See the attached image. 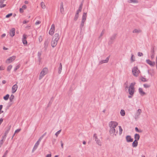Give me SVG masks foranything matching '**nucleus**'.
<instances>
[{
  "instance_id": "42",
  "label": "nucleus",
  "mask_w": 157,
  "mask_h": 157,
  "mask_svg": "<svg viewBox=\"0 0 157 157\" xmlns=\"http://www.w3.org/2000/svg\"><path fill=\"white\" fill-rule=\"evenodd\" d=\"M119 134L121 135L122 133V132L123 131L122 129L121 128V126H119Z\"/></svg>"
},
{
  "instance_id": "17",
  "label": "nucleus",
  "mask_w": 157,
  "mask_h": 157,
  "mask_svg": "<svg viewBox=\"0 0 157 157\" xmlns=\"http://www.w3.org/2000/svg\"><path fill=\"white\" fill-rule=\"evenodd\" d=\"M129 94L131 95H133L134 92V89L129 88L128 90Z\"/></svg>"
},
{
  "instance_id": "50",
  "label": "nucleus",
  "mask_w": 157,
  "mask_h": 157,
  "mask_svg": "<svg viewBox=\"0 0 157 157\" xmlns=\"http://www.w3.org/2000/svg\"><path fill=\"white\" fill-rule=\"evenodd\" d=\"M42 40V36H40L39 37V42H40Z\"/></svg>"
},
{
  "instance_id": "38",
  "label": "nucleus",
  "mask_w": 157,
  "mask_h": 157,
  "mask_svg": "<svg viewBox=\"0 0 157 157\" xmlns=\"http://www.w3.org/2000/svg\"><path fill=\"white\" fill-rule=\"evenodd\" d=\"M135 85V83H131L130 86L128 88H131L134 89V86Z\"/></svg>"
},
{
  "instance_id": "5",
  "label": "nucleus",
  "mask_w": 157,
  "mask_h": 157,
  "mask_svg": "<svg viewBox=\"0 0 157 157\" xmlns=\"http://www.w3.org/2000/svg\"><path fill=\"white\" fill-rule=\"evenodd\" d=\"M110 128L109 132L110 134L115 135V136H116L118 133V131L117 130L116 132L115 128L111 127H110Z\"/></svg>"
},
{
  "instance_id": "39",
  "label": "nucleus",
  "mask_w": 157,
  "mask_h": 157,
  "mask_svg": "<svg viewBox=\"0 0 157 157\" xmlns=\"http://www.w3.org/2000/svg\"><path fill=\"white\" fill-rule=\"evenodd\" d=\"M154 47H152L151 48V54H155V51L154 50Z\"/></svg>"
},
{
  "instance_id": "28",
  "label": "nucleus",
  "mask_w": 157,
  "mask_h": 157,
  "mask_svg": "<svg viewBox=\"0 0 157 157\" xmlns=\"http://www.w3.org/2000/svg\"><path fill=\"white\" fill-rule=\"evenodd\" d=\"M141 32V31L140 30H138L136 29H134L132 32L133 33H140Z\"/></svg>"
},
{
  "instance_id": "20",
  "label": "nucleus",
  "mask_w": 157,
  "mask_h": 157,
  "mask_svg": "<svg viewBox=\"0 0 157 157\" xmlns=\"http://www.w3.org/2000/svg\"><path fill=\"white\" fill-rule=\"evenodd\" d=\"M60 12L63 13L64 12V10L63 8V2H61L60 3Z\"/></svg>"
},
{
  "instance_id": "10",
  "label": "nucleus",
  "mask_w": 157,
  "mask_h": 157,
  "mask_svg": "<svg viewBox=\"0 0 157 157\" xmlns=\"http://www.w3.org/2000/svg\"><path fill=\"white\" fill-rule=\"evenodd\" d=\"M110 56H109L107 57L105 59V60H102L100 61L99 63V65L103 63H107L108 62Z\"/></svg>"
},
{
  "instance_id": "58",
  "label": "nucleus",
  "mask_w": 157,
  "mask_h": 157,
  "mask_svg": "<svg viewBox=\"0 0 157 157\" xmlns=\"http://www.w3.org/2000/svg\"><path fill=\"white\" fill-rule=\"evenodd\" d=\"M48 43H49V41H48V40H47L45 41L44 44H45V45H47L48 44Z\"/></svg>"
},
{
  "instance_id": "8",
  "label": "nucleus",
  "mask_w": 157,
  "mask_h": 157,
  "mask_svg": "<svg viewBox=\"0 0 157 157\" xmlns=\"http://www.w3.org/2000/svg\"><path fill=\"white\" fill-rule=\"evenodd\" d=\"M27 37V36L25 34H23V38L22 39V41L23 43L24 44H27V42L26 40Z\"/></svg>"
},
{
  "instance_id": "26",
  "label": "nucleus",
  "mask_w": 157,
  "mask_h": 157,
  "mask_svg": "<svg viewBox=\"0 0 157 157\" xmlns=\"http://www.w3.org/2000/svg\"><path fill=\"white\" fill-rule=\"evenodd\" d=\"M85 21H82L81 23L80 26V32L82 31V28L84 25V22Z\"/></svg>"
},
{
  "instance_id": "16",
  "label": "nucleus",
  "mask_w": 157,
  "mask_h": 157,
  "mask_svg": "<svg viewBox=\"0 0 157 157\" xmlns=\"http://www.w3.org/2000/svg\"><path fill=\"white\" fill-rule=\"evenodd\" d=\"M11 125H10L7 128H6V130L4 133L5 135L7 136L11 128Z\"/></svg>"
},
{
  "instance_id": "64",
  "label": "nucleus",
  "mask_w": 157,
  "mask_h": 157,
  "mask_svg": "<svg viewBox=\"0 0 157 157\" xmlns=\"http://www.w3.org/2000/svg\"><path fill=\"white\" fill-rule=\"evenodd\" d=\"M51 156H52V155H51V154H49L47 155L46 156V157H51Z\"/></svg>"
},
{
  "instance_id": "37",
  "label": "nucleus",
  "mask_w": 157,
  "mask_h": 157,
  "mask_svg": "<svg viewBox=\"0 0 157 157\" xmlns=\"http://www.w3.org/2000/svg\"><path fill=\"white\" fill-rule=\"evenodd\" d=\"M140 79L141 81L143 82H146L147 81V80L145 78L143 77H142L140 78Z\"/></svg>"
},
{
  "instance_id": "54",
  "label": "nucleus",
  "mask_w": 157,
  "mask_h": 157,
  "mask_svg": "<svg viewBox=\"0 0 157 157\" xmlns=\"http://www.w3.org/2000/svg\"><path fill=\"white\" fill-rule=\"evenodd\" d=\"M6 6V4H0V8H3V7H4Z\"/></svg>"
},
{
  "instance_id": "52",
  "label": "nucleus",
  "mask_w": 157,
  "mask_h": 157,
  "mask_svg": "<svg viewBox=\"0 0 157 157\" xmlns=\"http://www.w3.org/2000/svg\"><path fill=\"white\" fill-rule=\"evenodd\" d=\"M138 56H143V54L141 52H138Z\"/></svg>"
},
{
  "instance_id": "13",
  "label": "nucleus",
  "mask_w": 157,
  "mask_h": 157,
  "mask_svg": "<svg viewBox=\"0 0 157 157\" xmlns=\"http://www.w3.org/2000/svg\"><path fill=\"white\" fill-rule=\"evenodd\" d=\"M146 62L148 64H149L151 66H154L155 64V62H152L149 59H147Z\"/></svg>"
},
{
  "instance_id": "57",
  "label": "nucleus",
  "mask_w": 157,
  "mask_h": 157,
  "mask_svg": "<svg viewBox=\"0 0 157 157\" xmlns=\"http://www.w3.org/2000/svg\"><path fill=\"white\" fill-rule=\"evenodd\" d=\"M133 56L134 55L133 54H132V56L131 57V59L132 62L135 61V59H133Z\"/></svg>"
},
{
  "instance_id": "61",
  "label": "nucleus",
  "mask_w": 157,
  "mask_h": 157,
  "mask_svg": "<svg viewBox=\"0 0 157 157\" xmlns=\"http://www.w3.org/2000/svg\"><path fill=\"white\" fill-rule=\"evenodd\" d=\"M41 23V22L40 21H36V22L35 23L36 25H37L38 24H39Z\"/></svg>"
},
{
  "instance_id": "62",
  "label": "nucleus",
  "mask_w": 157,
  "mask_h": 157,
  "mask_svg": "<svg viewBox=\"0 0 157 157\" xmlns=\"http://www.w3.org/2000/svg\"><path fill=\"white\" fill-rule=\"evenodd\" d=\"M20 12L21 13H22L24 12L23 9L22 8H20Z\"/></svg>"
},
{
  "instance_id": "53",
  "label": "nucleus",
  "mask_w": 157,
  "mask_h": 157,
  "mask_svg": "<svg viewBox=\"0 0 157 157\" xmlns=\"http://www.w3.org/2000/svg\"><path fill=\"white\" fill-rule=\"evenodd\" d=\"M8 153V151L7 150H6L5 151V153L4 154V155H3V156H4V157H6Z\"/></svg>"
},
{
  "instance_id": "40",
  "label": "nucleus",
  "mask_w": 157,
  "mask_h": 157,
  "mask_svg": "<svg viewBox=\"0 0 157 157\" xmlns=\"http://www.w3.org/2000/svg\"><path fill=\"white\" fill-rule=\"evenodd\" d=\"M12 66L11 65H10L9 66L7 67V71H10V70L12 68Z\"/></svg>"
},
{
  "instance_id": "32",
  "label": "nucleus",
  "mask_w": 157,
  "mask_h": 157,
  "mask_svg": "<svg viewBox=\"0 0 157 157\" xmlns=\"http://www.w3.org/2000/svg\"><path fill=\"white\" fill-rule=\"evenodd\" d=\"M21 66V65L20 64H18L16 67H15L14 68V71H16Z\"/></svg>"
},
{
  "instance_id": "27",
  "label": "nucleus",
  "mask_w": 157,
  "mask_h": 157,
  "mask_svg": "<svg viewBox=\"0 0 157 157\" xmlns=\"http://www.w3.org/2000/svg\"><path fill=\"white\" fill-rule=\"evenodd\" d=\"M120 114L122 116H124L125 115V112L124 110L123 109H121L120 112Z\"/></svg>"
},
{
  "instance_id": "59",
  "label": "nucleus",
  "mask_w": 157,
  "mask_h": 157,
  "mask_svg": "<svg viewBox=\"0 0 157 157\" xmlns=\"http://www.w3.org/2000/svg\"><path fill=\"white\" fill-rule=\"evenodd\" d=\"M5 68L2 66H0V71H2L4 70Z\"/></svg>"
},
{
  "instance_id": "55",
  "label": "nucleus",
  "mask_w": 157,
  "mask_h": 157,
  "mask_svg": "<svg viewBox=\"0 0 157 157\" xmlns=\"http://www.w3.org/2000/svg\"><path fill=\"white\" fill-rule=\"evenodd\" d=\"M43 139L41 136L40 137L38 140L36 142L40 144V143L41 141V140Z\"/></svg>"
},
{
  "instance_id": "22",
  "label": "nucleus",
  "mask_w": 157,
  "mask_h": 157,
  "mask_svg": "<svg viewBox=\"0 0 157 157\" xmlns=\"http://www.w3.org/2000/svg\"><path fill=\"white\" fill-rule=\"evenodd\" d=\"M62 65L61 63H60L59 64V67H58V73L59 74H60L61 73L62 70Z\"/></svg>"
},
{
  "instance_id": "7",
  "label": "nucleus",
  "mask_w": 157,
  "mask_h": 157,
  "mask_svg": "<svg viewBox=\"0 0 157 157\" xmlns=\"http://www.w3.org/2000/svg\"><path fill=\"white\" fill-rule=\"evenodd\" d=\"M16 56H13L12 57H10L6 61V63H10L16 59Z\"/></svg>"
},
{
  "instance_id": "47",
  "label": "nucleus",
  "mask_w": 157,
  "mask_h": 157,
  "mask_svg": "<svg viewBox=\"0 0 157 157\" xmlns=\"http://www.w3.org/2000/svg\"><path fill=\"white\" fill-rule=\"evenodd\" d=\"M104 31H105V29H103L102 30V32H101L100 35L99 37V38H100L102 36V35L104 34Z\"/></svg>"
},
{
  "instance_id": "51",
  "label": "nucleus",
  "mask_w": 157,
  "mask_h": 157,
  "mask_svg": "<svg viewBox=\"0 0 157 157\" xmlns=\"http://www.w3.org/2000/svg\"><path fill=\"white\" fill-rule=\"evenodd\" d=\"M6 136H7L6 135H4V136H3L2 137V140H3V141H4L5 140V139H6Z\"/></svg>"
},
{
  "instance_id": "12",
  "label": "nucleus",
  "mask_w": 157,
  "mask_h": 157,
  "mask_svg": "<svg viewBox=\"0 0 157 157\" xmlns=\"http://www.w3.org/2000/svg\"><path fill=\"white\" fill-rule=\"evenodd\" d=\"M15 29L14 28L12 29L10 31V34L12 36H13L15 35Z\"/></svg>"
},
{
  "instance_id": "21",
  "label": "nucleus",
  "mask_w": 157,
  "mask_h": 157,
  "mask_svg": "<svg viewBox=\"0 0 157 157\" xmlns=\"http://www.w3.org/2000/svg\"><path fill=\"white\" fill-rule=\"evenodd\" d=\"M87 13L84 12L83 13L82 16V21H85V20H86V17H87Z\"/></svg>"
},
{
  "instance_id": "11",
  "label": "nucleus",
  "mask_w": 157,
  "mask_h": 157,
  "mask_svg": "<svg viewBox=\"0 0 157 157\" xmlns=\"http://www.w3.org/2000/svg\"><path fill=\"white\" fill-rule=\"evenodd\" d=\"M126 139L128 142H132L133 140V139L132 138L131 136L129 135L127 136L126 137Z\"/></svg>"
},
{
  "instance_id": "30",
  "label": "nucleus",
  "mask_w": 157,
  "mask_h": 157,
  "mask_svg": "<svg viewBox=\"0 0 157 157\" xmlns=\"http://www.w3.org/2000/svg\"><path fill=\"white\" fill-rule=\"evenodd\" d=\"M40 5L41 6V8L42 9H44L45 8L46 6H45L44 3L43 2H41Z\"/></svg>"
},
{
  "instance_id": "35",
  "label": "nucleus",
  "mask_w": 157,
  "mask_h": 157,
  "mask_svg": "<svg viewBox=\"0 0 157 157\" xmlns=\"http://www.w3.org/2000/svg\"><path fill=\"white\" fill-rule=\"evenodd\" d=\"M41 55V53L40 52H38V57L39 59V62H40V61L41 58L40 56Z\"/></svg>"
},
{
  "instance_id": "60",
  "label": "nucleus",
  "mask_w": 157,
  "mask_h": 157,
  "mask_svg": "<svg viewBox=\"0 0 157 157\" xmlns=\"http://www.w3.org/2000/svg\"><path fill=\"white\" fill-rule=\"evenodd\" d=\"M56 139H55V138H53L52 140V143L53 144H55V142L56 141Z\"/></svg>"
},
{
  "instance_id": "18",
  "label": "nucleus",
  "mask_w": 157,
  "mask_h": 157,
  "mask_svg": "<svg viewBox=\"0 0 157 157\" xmlns=\"http://www.w3.org/2000/svg\"><path fill=\"white\" fill-rule=\"evenodd\" d=\"M139 93L142 96H143L146 94V93L143 91L142 89L141 88H139Z\"/></svg>"
},
{
  "instance_id": "45",
  "label": "nucleus",
  "mask_w": 157,
  "mask_h": 157,
  "mask_svg": "<svg viewBox=\"0 0 157 157\" xmlns=\"http://www.w3.org/2000/svg\"><path fill=\"white\" fill-rule=\"evenodd\" d=\"M150 85H149L146 84H144V87L145 88H149L150 87Z\"/></svg>"
},
{
  "instance_id": "49",
  "label": "nucleus",
  "mask_w": 157,
  "mask_h": 157,
  "mask_svg": "<svg viewBox=\"0 0 157 157\" xmlns=\"http://www.w3.org/2000/svg\"><path fill=\"white\" fill-rule=\"evenodd\" d=\"M141 110L140 109H139L137 110V112H138V115H140L141 113Z\"/></svg>"
},
{
  "instance_id": "63",
  "label": "nucleus",
  "mask_w": 157,
  "mask_h": 157,
  "mask_svg": "<svg viewBox=\"0 0 157 157\" xmlns=\"http://www.w3.org/2000/svg\"><path fill=\"white\" fill-rule=\"evenodd\" d=\"M6 0H0V3L1 4H2Z\"/></svg>"
},
{
  "instance_id": "41",
  "label": "nucleus",
  "mask_w": 157,
  "mask_h": 157,
  "mask_svg": "<svg viewBox=\"0 0 157 157\" xmlns=\"http://www.w3.org/2000/svg\"><path fill=\"white\" fill-rule=\"evenodd\" d=\"M21 130V129H17L16 130L14 134H13V136L12 137V139L13 138V137L14 136V135H15V133H18Z\"/></svg>"
},
{
  "instance_id": "29",
  "label": "nucleus",
  "mask_w": 157,
  "mask_h": 157,
  "mask_svg": "<svg viewBox=\"0 0 157 157\" xmlns=\"http://www.w3.org/2000/svg\"><path fill=\"white\" fill-rule=\"evenodd\" d=\"M79 17V14H78V13L75 14V16L74 17V20L75 21H76L78 19Z\"/></svg>"
},
{
  "instance_id": "24",
  "label": "nucleus",
  "mask_w": 157,
  "mask_h": 157,
  "mask_svg": "<svg viewBox=\"0 0 157 157\" xmlns=\"http://www.w3.org/2000/svg\"><path fill=\"white\" fill-rule=\"evenodd\" d=\"M138 145V141L135 140L132 143V146L133 147H136Z\"/></svg>"
},
{
  "instance_id": "46",
  "label": "nucleus",
  "mask_w": 157,
  "mask_h": 157,
  "mask_svg": "<svg viewBox=\"0 0 157 157\" xmlns=\"http://www.w3.org/2000/svg\"><path fill=\"white\" fill-rule=\"evenodd\" d=\"M61 130H59V131H57L56 133H55V135L56 136V137L57 136H58V135H59V134L60 132H61Z\"/></svg>"
},
{
  "instance_id": "34",
  "label": "nucleus",
  "mask_w": 157,
  "mask_h": 157,
  "mask_svg": "<svg viewBox=\"0 0 157 157\" xmlns=\"http://www.w3.org/2000/svg\"><path fill=\"white\" fill-rule=\"evenodd\" d=\"M82 6H83V2H81V4H80L79 6V8L78 9L79 10V11H82Z\"/></svg>"
},
{
  "instance_id": "43",
  "label": "nucleus",
  "mask_w": 157,
  "mask_h": 157,
  "mask_svg": "<svg viewBox=\"0 0 157 157\" xmlns=\"http://www.w3.org/2000/svg\"><path fill=\"white\" fill-rule=\"evenodd\" d=\"M12 15H13L12 13H9V14H7L6 16V18H9L11 16H12Z\"/></svg>"
},
{
  "instance_id": "4",
  "label": "nucleus",
  "mask_w": 157,
  "mask_h": 157,
  "mask_svg": "<svg viewBox=\"0 0 157 157\" xmlns=\"http://www.w3.org/2000/svg\"><path fill=\"white\" fill-rule=\"evenodd\" d=\"M109 125L110 127L115 128L117 125L118 123L116 122L112 121L109 122Z\"/></svg>"
},
{
  "instance_id": "36",
  "label": "nucleus",
  "mask_w": 157,
  "mask_h": 157,
  "mask_svg": "<svg viewBox=\"0 0 157 157\" xmlns=\"http://www.w3.org/2000/svg\"><path fill=\"white\" fill-rule=\"evenodd\" d=\"M14 98V95L13 94H11L10 98V101L11 102L13 101V99Z\"/></svg>"
},
{
  "instance_id": "14",
  "label": "nucleus",
  "mask_w": 157,
  "mask_h": 157,
  "mask_svg": "<svg viewBox=\"0 0 157 157\" xmlns=\"http://www.w3.org/2000/svg\"><path fill=\"white\" fill-rule=\"evenodd\" d=\"M58 41L52 39L51 42V46L53 48L56 46L57 44Z\"/></svg>"
},
{
  "instance_id": "31",
  "label": "nucleus",
  "mask_w": 157,
  "mask_h": 157,
  "mask_svg": "<svg viewBox=\"0 0 157 157\" xmlns=\"http://www.w3.org/2000/svg\"><path fill=\"white\" fill-rule=\"evenodd\" d=\"M9 94H6L5 96L3 97V99L5 100H7L8 99L9 97Z\"/></svg>"
},
{
  "instance_id": "1",
  "label": "nucleus",
  "mask_w": 157,
  "mask_h": 157,
  "mask_svg": "<svg viewBox=\"0 0 157 157\" xmlns=\"http://www.w3.org/2000/svg\"><path fill=\"white\" fill-rule=\"evenodd\" d=\"M48 71V69L46 67H45L42 70L40 73V76L39 77V79H41L45 75H46Z\"/></svg>"
},
{
  "instance_id": "9",
  "label": "nucleus",
  "mask_w": 157,
  "mask_h": 157,
  "mask_svg": "<svg viewBox=\"0 0 157 157\" xmlns=\"http://www.w3.org/2000/svg\"><path fill=\"white\" fill-rule=\"evenodd\" d=\"M17 87L18 86L17 84L13 86L12 88V94H14L16 92L17 90Z\"/></svg>"
},
{
  "instance_id": "3",
  "label": "nucleus",
  "mask_w": 157,
  "mask_h": 157,
  "mask_svg": "<svg viewBox=\"0 0 157 157\" xmlns=\"http://www.w3.org/2000/svg\"><path fill=\"white\" fill-rule=\"evenodd\" d=\"M116 34H114L110 37V40L108 42L109 45H110L113 43L114 40L116 38Z\"/></svg>"
},
{
  "instance_id": "48",
  "label": "nucleus",
  "mask_w": 157,
  "mask_h": 157,
  "mask_svg": "<svg viewBox=\"0 0 157 157\" xmlns=\"http://www.w3.org/2000/svg\"><path fill=\"white\" fill-rule=\"evenodd\" d=\"M4 141L3 140H1L0 141V148L2 146V145Z\"/></svg>"
},
{
  "instance_id": "25",
  "label": "nucleus",
  "mask_w": 157,
  "mask_h": 157,
  "mask_svg": "<svg viewBox=\"0 0 157 157\" xmlns=\"http://www.w3.org/2000/svg\"><path fill=\"white\" fill-rule=\"evenodd\" d=\"M97 144L101 146V142L100 140L98 138V137H96V140H95Z\"/></svg>"
},
{
  "instance_id": "44",
  "label": "nucleus",
  "mask_w": 157,
  "mask_h": 157,
  "mask_svg": "<svg viewBox=\"0 0 157 157\" xmlns=\"http://www.w3.org/2000/svg\"><path fill=\"white\" fill-rule=\"evenodd\" d=\"M135 130L137 132H142V131L141 130H139L137 127H136L135 128Z\"/></svg>"
},
{
  "instance_id": "33",
  "label": "nucleus",
  "mask_w": 157,
  "mask_h": 157,
  "mask_svg": "<svg viewBox=\"0 0 157 157\" xmlns=\"http://www.w3.org/2000/svg\"><path fill=\"white\" fill-rule=\"evenodd\" d=\"M129 3H136L138 2L137 0H129L128 1Z\"/></svg>"
},
{
  "instance_id": "2",
  "label": "nucleus",
  "mask_w": 157,
  "mask_h": 157,
  "mask_svg": "<svg viewBox=\"0 0 157 157\" xmlns=\"http://www.w3.org/2000/svg\"><path fill=\"white\" fill-rule=\"evenodd\" d=\"M139 70L138 69L137 67H135L132 69V72L133 75L136 76L137 77L139 75L140 73Z\"/></svg>"
},
{
  "instance_id": "6",
  "label": "nucleus",
  "mask_w": 157,
  "mask_h": 157,
  "mask_svg": "<svg viewBox=\"0 0 157 157\" xmlns=\"http://www.w3.org/2000/svg\"><path fill=\"white\" fill-rule=\"evenodd\" d=\"M55 30V25L54 24H52V25L51 28L49 31V34L51 36L54 33Z\"/></svg>"
},
{
  "instance_id": "23",
  "label": "nucleus",
  "mask_w": 157,
  "mask_h": 157,
  "mask_svg": "<svg viewBox=\"0 0 157 157\" xmlns=\"http://www.w3.org/2000/svg\"><path fill=\"white\" fill-rule=\"evenodd\" d=\"M140 138V136L138 134H135L134 135V139L135 140H136L137 141H138Z\"/></svg>"
},
{
  "instance_id": "15",
  "label": "nucleus",
  "mask_w": 157,
  "mask_h": 157,
  "mask_svg": "<svg viewBox=\"0 0 157 157\" xmlns=\"http://www.w3.org/2000/svg\"><path fill=\"white\" fill-rule=\"evenodd\" d=\"M52 39L58 41L59 39V34L57 33H56L53 37Z\"/></svg>"
},
{
  "instance_id": "56",
  "label": "nucleus",
  "mask_w": 157,
  "mask_h": 157,
  "mask_svg": "<svg viewBox=\"0 0 157 157\" xmlns=\"http://www.w3.org/2000/svg\"><path fill=\"white\" fill-rule=\"evenodd\" d=\"M43 139L41 136L40 137L38 140L36 142L40 144V143L41 141V140Z\"/></svg>"
},
{
  "instance_id": "19",
  "label": "nucleus",
  "mask_w": 157,
  "mask_h": 157,
  "mask_svg": "<svg viewBox=\"0 0 157 157\" xmlns=\"http://www.w3.org/2000/svg\"><path fill=\"white\" fill-rule=\"evenodd\" d=\"M39 144L38 143V142H36V144H35L32 150V153H33L34 151L36 150L38 146H39Z\"/></svg>"
}]
</instances>
